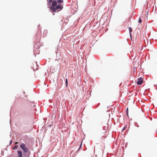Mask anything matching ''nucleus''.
I'll use <instances>...</instances> for the list:
<instances>
[{"instance_id":"obj_1","label":"nucleus","mask_w":157,"mask_h":157,"mask_svg":"<svg viewBox=\"0 0 157 157\" xmlns=\"http://www.w3.org/2000/svg\"><path fill=\"white\" fill-rule=\"evenodd\" d=\"M48 2L47 5L48 6H50L48 8L52 10L53 12H55L56 11H59L62 10L63 8V6L61 4H59L57 5V2L54 1L53 0H47Z\"/></svg>"},{"instance_id":"obj_2","label":"nucleus","mask_w":157,"mask_h":157,"mask_svg":"<svg viewBox=\"0 0 157 157\" xmlns=\"http://www.w3.org/2000/svg\"><path fill=\"white\" fill-rule=\"evenodd\" d=\"M21 148L23 151L26 153L28 151V149L26 145L24 144H22L20 145Z\"/></svg>"},{"instance_id":"obj_3","label":"nucleus","mask_w":157,"mask_h":157,"mask_svg":"<svg viewBox=\"0 0 157 157\" xmlns=\"http://www.w3.org/2000/svg\"><path fill=\"white\" fill-rule=\"evenodd\" d=\"M143 78L140 77L138 78L136 83L137 84L140 85L141 84L143 83Z\"/></svg>"},{"instance_id":"obj_4","label":"nucleus","mask_w":157,"mask_h":157,"mask_svg":"<svg viewBox=\"0 0 157 157\" xmlns=\"http://www.w3.org/2000/svg\"><path fill=\"white\" fill-rule=\"evenodd\" d=\"M18 157H22V153L21 151H17Z\"/></svg>"},{"instance_id":"obj_5","label":"nucleus","mask_w":157,"mask_h":157,"mask_svg":"<svg viewBox=\"0 0 157 157\" xmlns=\"http://www.w3.org/2000/svg\"><path fill=\"white\" fill-rule=\"evenodd\" d=\"M128 29L129 30V31L130 36H131V32H132V28L131 27H129L128 28Z\"/></svg>"},{"instance_id":"obj_6","label":"nucleus","mask_w":157,"mask_h":157,"mask_svg":"<svg viewBox=\"0 0 157 157\" xmlns=\"http://www.w3.org/2000/svg\"><path fill=\"white\" fill-rule=\"evenodd\" d=\"M57 3H62L63 2V0H57Z\"/></svg>"},{"instance_id":"obj_7","label":"nucleus","mask_w":157,"mask_h":157,"mask_svg":"<svg viewBox=\"0 0 157 157\" xmlns=\"http://www.w3.org/2000/svg\"><path fill=\"white\" fill-rule=\"evenodd\" d=\"M66 86L67 87V84H68V81L67 78H66Z\"/></svg>"},{"instance_id":"obj_8","label":"nucleus","mask_w":157,"mask_h":157,"mask_svg":"<svg viewBox=\"0 0 157 157\" xmlns=\"http://www.w3.org/2000/svg\"><path fill=\"white\" fill-rule=\"evenodd\" d=\"M126 113H127V116L128 117V108L126 110Z\"/></svg>"},{"instance_id":"obj_9","label":"nucleus","mask_w":157,"mask_h":157,"mask_svg":"<svg viewBox=\"0 0 157 157\" xmlns=\"http://www.w3.org/2000/svg\"><path fill=\"white\" fill-rule=\"evenodd\" d=\"M139 22L141 23L142 22V20L140 18L138 21Z\"/></svg>"},{"instance_id":"obj_10","label":"nucleus","mask_w":157,"mask_h":157,"mask_svg":"<svg viewBox=\"0 0 157 157\" xmlns=\"http://www.w3.org/2000/svg\"><path fill=\"white\" fill-rule=\"evenodd\" d=\"M18 146V145L15 146L13 148L14 150H15V149H16L17 148V147Z\"/></svg>"},{"instance_id":"obj_11","label":"nucleus","mask_w":157,"mask_h":157,"mask_svg":"<svg viewBox=\"0 0 157 157\" xmlns=\"http://www.w3.org/2000/svg\"><path fill=\"white\" fill-rule=\"evenodd\" d=\"M125 128V127H124L123 128V130H124Z\"/></svg>"},{"instance_id":"obj_12","label":"nucleus","mask_w":157,"mask_h":157,"mask_svg":"<svg viewBox=\"0 0 157 157\" xmlns=\"http://www.w3.org/2000/svg\"><path fill=\"white\" fill-rule=\"evenodd\" d=\"M17 143H17V142H16V143H15V144H17Z\"/></svg>"},{"instance_id":"obj_13","label":"nucleus","mask_w":157,"mask_h":157,"mask_svg":"<svg viewBox=\"0 0 157 157\" xmlns=\"http://www.w3.org/2000/svg\"><path fill=\"white\" fill-rule=\"evenodd\" d=\"M104 130H105V127L104 128Z\"/></svg>"}]
</instances>
